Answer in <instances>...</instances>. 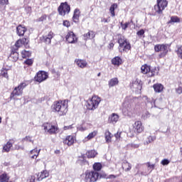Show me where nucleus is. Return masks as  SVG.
Segmentation results:
<instances>
[{
    "label": "nucleus",
    "instance_id": "nucleus-33",
    "mask_svg": "<svg viewBox=\"0 0 182 182\" xmlns=\"http://www.w3.org/2000/svg\"><path fill=\"white\" fill-rule=\"evenodd\" d=\"M10 58L11 59H13L14 62H16V60H18V53L16 50H12Z\"/></svg>",
    "mask_w": 182,
    "mask_h": 182
},
{
    "label": "nucleus",
    "instance_id": "nucleus-4",
    "mask_svg": "<svg viewBox=\"0 0 182 182\" xmlns=\"http://www.w3.org/2000/svg\"><path fill=\"white\" fill-rule=\"evenodd\" d=\"M168 49H170L168 44H157L154 46L155 52H161L159 58H164L168 53Z\"/></svg>",
    "mask_w": 182,
    "mask_h": 182
},
{
    "label": "nucleus",
    "instance_id": "nucleus-52",
    "mask_svg": "<svg viewBox=\"0 0 182 182\" xmlns=\"http://www.w3.org/2000/svg\"><path fill=\"white\" fill-rule=\"evenodd\" d=\"M36 178L35 176H32L28 178L27 182H35Z\"/></svg>",
    "mask_w": 182,
    "mask_h": 182
},
{
    "label": "nucleus",
    "instance_id": "nucleus-63",
    "mask_svg": "<svg viewBox=\"0 0 182 182\" xmlns=\"http://www.w3.org/2000/svg\"><path fill=\"white\" fill-rule=\"evenodd\" d=\"M101 22H104V23H107V22H109V21L107 18H102L101 19Z\"/></svg>",
    "mask_w": 182,
    "mask_h": 182
},
{
    "label": "nucleus",
    "instance_id": "nucleus-20",
    "mask_svg": "<svg viewBox=\"0 0 182 182\" xmlns=\"http://www.w3.org/2000/svg\"><path fill=\"white\" fill-rule=\"evenodd\" d=\"M95 36V32L90 31L87 33L84 34V41H87V39H93Z\"/></svg>",
    "mask_w": 182,
    "mask_h": 182
},
{
    "label": "nucleus",
    "instance_id": "nucleus-9",
    "mask_svg": "<svg viewBox=\"0 0 182 182\" xmlns=\"http://www.w3.org/2000/svg\"><path fill=\"white\" fill-rule=\"evenodd\" d=\"M48 77V73L45 71H39L34 77V79L36 82H38V83H42V82H45V80H46Z\"/></svg>",
    "mask_w": 182,
    "mask_h": 182
},
{
    "label": "nucleus",
    "instance_id": "nucleus-29",
    "mask_svg": "<svg viewBox=\"0 0 182 182\" xmlns=\"http://www.w3.org/2000/svg\"><path fill=\"white\" fill-rule=\"evenodd\" d=\"M146 106L148 109H153V107H156V100H154V99H152L151 101L148 100Z\"/></svg>",
    "mask_w": 182,
    "mask_h": 182
},
{
    "label": "nucleus",
    "instance_id": "nucleus-36",
    "mask_svg": "<svg viewBox=\"0 0 182 182\" xmlns=\"http://www.w3.org/2000/svg\"><path fill=\"white\" fill-rule=\"evenodd\" d=\"M93 169L95 171H100L102 170V164L96 162L93 164Z\"/></svg>",
    "mask_w": 182,
    "mask_h": 182
},
{
    "label": "nucleus",
    "instance_id": "nucleus-45",
    "mask_svg": "<svg viewBox=\"0 0 182 182\" xmlns=\"http://www.w3.org/2000/svg\"><path fill=\"white\" fill-rule=\"evenodd\" d=\"M22 141H23V143L25 141H29L30 143L33 144V140H32V136H27L24 137L22 139Z\"/></svg>",
    "mask_w": 182,
    "mask_h": 182
},
{
    "label": "nucleus",
    "instance_id": "nucleus-21",
    "mask_svg": "<svg viewBox=\"0 0 182 182\" xmlns=\"http://www.w3.org/2000/svg\"><path fill=\"white\" fill-rule=\"evenodd\" d=\"M131 48H132V46H130V43L127 42L122 46L119 47V51L124 50L125 52H127L128 50H130Z\"/></svg>",
    "mask_w": 182,
    "mask_h": 182
},
{
    "label": "nucleus",
    "instance_id": "nucleus-51",
    "mask_svg": "<svg viewBox=\"0 0 182 182\" xmlns=\"http://www.w3.org/2000/svg\"><path fill=\"white\" fill-rule=\"evenodd\" d=\"M15 149L16 150H24L25 149V146H20V145H15Z\"/></svg>",
    "mask_w": 182,
    "mask_h": 182
},
{
    "label": "nucleus",
    "instance_id": "nucleus-24",
    "mask_svg": "<svg viewBox=\"0 0 182 182\" xmlns=\"http://www.w3.org/2000/svg\"><path fill=\"white\" fill-rule=\"evenodd\" d=\"M109 87H113L117 85H119V80L117 77L112 78L108 82Z\"/></svg>",
    "mask_w": 182,
    "mask_h": 182
},
{
    "label": "nucleus",
    "instance_id": "nucleus-37",
    "mask_svg": "<svg viewBox=\"0 0 182 182\" xmlns=\"http://www.w3.org/2000/svg\"><path fill=\"white\" fill-rule=\"evenodd\" d=\"M9 180V176L6 173H2L0 176V182H6Z\"/></svg>",
    "mask_w": 182,
    "mask_h": 182
},
{
    "label": "nucleus",
    "instance_id": "nucleus-54",
    "mask_svg": "<svg viewBox=\"0 0 182 182\" xmlns=\"http://www.w3.org/2000/svg\"><path fill=\"white\" fill-rule=\"evenodd\" d=\"M25 63H26V65H28L29 66H31V65H32V63H33V60L28 59L25 61Z\"/></svg>",
    "mask_w": 182,
    "mask_h": 182
},
{
    "label": "nucleus",
    "instance_id": "nucleus-18",
    "mask_svg": "<svg viewBox=\"0 0 182 182\" xmlns=\"http://www.w3.org/2000/svg\"><path fill=\"white\" fill-rule=\"evenodd\" d=\"M153 87L156 93H161L163 92V89H164V86L161 84H155Z\"/></svg>",
    "mask_w": 182,
    "mask_h": 182
},
{
    "label": "nucleus",
    "instance_id": "nucleus-19",
    "mask_svg": "<svg viewBox=\"0 0 182 182\" xmlns=\"http://www.w3.org/2000/svg\"><path fill=\"white\" fill-rule=\"evenodd\" d=\"M38 176V181H41V180H43V178H46L47 177H49V172H48V171H43Z\"/></svg>",
    "mask_w": 182,
    "mask_h": 182
},
{
    "label": "nucleus",
    "instance_id": "nucleus-39",
    "mask_svg": "<svg viewBox=\"0 0 182 182\" xmlns=\"http://www.w3.org/2000/svg\"><path fill=\"white\" fill-rule=\"evenodd\" d=\"M154 140H156V136H147L146 140L144 142V144H150V143H153Z\"/></svg>",
    "mask_w": 182,
    "mask_h": 182
},
{
    "label": "nucleus",
    "instance_id": "nucleus-3",
    "mask_svg": "<svg viewBox=\"0 0 182 182\" xmlns=\"http://www.w3.org/2000/svg\"><path fill=\"white\" fill-rule=\"evenodd\" d=\"M100 102H102L101 98L97 95H94L91 99L87 101V108L88 110H96Z\"/></svg>",
    "mask_w": 182,
    "mask_h": 182
},
{
    "label": "nucleus",
    "instance_id": "nucleus-55",
    "mask_svg": "<svg viewBox=\"0 0 182 182\" xmlns=\"http://www.w3.org/2000/svg\"><path fill=\"white\" fill-rule=\"evenodd\" d=\"M46 19V16L44 15L40 17L38 21V22H43V21H45Z\"/></svg>",
    "mask_w": 182,
    "mask_h": 182
},
{
    "label": "nucleus",
    "instance_id": "nucleus-50",
    "mask_svg": "<svg viewBox=\"0 0 182 182\" xmlns=\"http://www.w3.org/2000/svg\"><path fill=\"white\" fill-rule=\"evenodd\" d=\"M146 166L149 170H154V164H151L149 162L146 164Z\"/></svg>",
    "mask_w": 182,
    "mask_h": 182
},
{
    "label": "nucleus",
    "instance_id": "nucleus-17",
    "mask_svg": "<svg viewBox=\"0 0 182 182\" xmlns=\"http://www.w3.org/2000/svg\"><path fill=\"white\" fill-rule=\"evenodd\" d=\"M119 121V115L117 114L113 113L112 114L108 119V122H109V123H117V122Z\"/></svg>",
    "mask_w": 182,
    "mask_h": 182
},
{
    "label": "nucleus",
    "instance_id": "nucleus-49",
    "mask_svg": "<svg viewBox=\"0 0 182 182\" xmlns=\"http://www.w3.org/2000/svg\"><path fill=\"white\" fill-rule=\"evenodd\" d=\"M161 164L162 166H167L168 164H169L170 161H168V159H164L161 161Z\"/></svg>",
    "mask_w": 182,
    "mask_h": 182
},
{
    "label": "nucleus",
    "instance_id": "nucleus-42",
    "mask_svg": "<svg viewBox=\"0 0 182 182\" xmlns=\"http://www.w3.org/2000/svg\"><path fill=\"white\" fill-rule=\"evenodd\" d=\"M116 8H117V4H114L110 6L109 11L111 13L112 16H115L114 9H116Z\"/></svg>",
    "mask_w": 182,
    "mask_h": 182
},
{
    "label": "nucleus",
    "instance_id": "nucleus-60",
    "mask_svg": "<svg viewBox=\"0 0 182 182\" xmlns=\"http://www.w3.org/2000/svg\"><path fill=\"white\" fill-rule=\"evenodd\" d=\"M116 177H117V176H114V175H109V176H107L106 178H109L111 180H113V179L116 178Z\"/></svg>",
    "mask_w": 182,
    "mask_h": 182
},
{
    "label": "nucleus",
    "instance_id": "nucleus-53",
    "mask_svg": "<svg viewBox=\"0 0 182 182\" xmlns=\"http://www.w3.org/2000/svg\"><path fill=\"white\" fill-rule=\"evenodd\" d=\"M176 93H178V95H181V93H182V87H178V88H176Z\"/></svg>",
    "mask_w": 182,
    "mask_h": 182
},
{
    "label": "nucleus",
    "instance_id": "nucleus-14",
    "mask_svg": "<svg viewBox=\"0 0 182 182\" xmlns=\"http://www.w3.org/2000/svg\"><path fill=\"white\" fill-rule=\"evenodd\" d=\"M75 63L78 68H80V69H85V68H87V62L86 60L75 59Z\"/></svg>",
    "mask_w": 182,
    "mask_h": 182
},
{
    "label": "nucleus",
    "instance_id": "nucleus-30",
    "mask_svg": "<svg viewBox=\"0 0 182 182\" xmlns=\"http://www.w3.org/2000/svg\"><path fill=\"white\" fill-rule=\"evenodd\" d=\"M11 147H12V143L10 141H8L6 144H5L3 147V151H6V153H8L11 151Z\"/></svg>",
    "mask_w": 182,
    "mask_h": 182
},
{
    "label": "nucleus",
    "instance_id": "nucleus-16",
    "mask_svg": "<svg viewBox=\"0 0 182 182\" xmlns=\"http://www.w3.org/2000/svg\"><path fill=\"white\" fill-rule=\"evenodd\" d=\"M64 144H68V146H72L75 143V138L73 136H68L63 141Z\"/></svg>",
    "mask_w": 182,
    "mask_h": 182
},
{
    "label": "nucleus",
    "instance_id": "nucleus-5",
    "mask_svg": "<svg viewBox=\"0 0 182 182\" xmlns=\"http://www.w3.org/2000/svg\"><path fill=\"white\" fill-rule=\"evenodd\" d=\"M122 112L124 116H132L134 113V107L132 103L125 101L122 104Z\"/></svg>",
    "mask_w": 182,
    "mask_h": 182
},
{
    "label": "nucleus",
    "instance_id": "nucleus-44",
    "mask_svg": "<svg viewBox=\"0 0 182 182\" xmlns=\"http://www.w3.org/2000/svg\"><path fill=\"white\" fill-rule=\"evenodd\" d=\"M132 87H134V89H137V90H141V85L137 82H134L132 84Z\"/></svg>",
    "mask_w": 182,
    "mask_h": 182
},
{
    "label": "nucleus",
    "instance_id": "nucleus-38",
    "mask_svg": "<svg viewBox=\"0 0 182 182\" xmlns=\"http://www.w3.org/2000/svg\"><path fill=\"white\" fill-rule=\"evenodd\" d=\"M123 132H117V134H114L117 141H120L122 139H123Z\"/></svg>",
    "mask_w": 182,
    "mask_h": 182
},
{
    "label": "nucleus",
    "instance_id": "nucleus-12",
    "mask_svg": "<svg viewBox=\"0 0 182 182\" xmlns=\"http://www.w3.org/2000/svg\"><path fill=\"white\" fill-rule=\"evenodd\" d=\"M66 41L68 43H75L77 41V38L73 32L70 31L66 36Z\"/></svg>",
    "mask_w": 182,
    "mask_h": 182
},
{
    "label": "nucleus",
    "instance_id": "nucleus-62",
    "mask_svg": "<svg viewBox=\"0 0 182 182\" xmlns=\"http://www.w3.org/2000/svg\"><path fill=\"white\" fill-rule=\"evenodd\" d=\"M148 117H150V113L146 112L145 114H144V119H147Z\"/></svg>",
    "mask_w": 182,
    "mask_h": 182
},
{
    "label": "nucleus",
    "instance_id": "nucleus-22",
    "mask_svg": "<svg viewBox=\"0 0 182 182\" xmlns=\"http://www.w3.org/2000/svg\"><path fill=\"white\" fill-rule=\"evenodd\" d=\"M79 16H80V11L79 9H76L74 11V15L73 16V21L74 22H79Z\"/></svg>",
    "mask_w": 182,
    "mask_h": 182
},
{
    "label": "nucleus",
    "instance_id": "nucleus-34",
    "mask_svg": "<svg viewBox=\"0 0 182 182\" xmlns=\"http://www.w3.org/2000/svg\"><path fill=\"white\" fill-rule=\"evenodd\" d=\"M40 152H41V149L38 150V149H34L31 150L30 151V153H31V154H33V155L31 157L32 159H35V157H36H36H38V156H39ZM33 153H36V154H33Z\"/></svg>",
    "mask_w": 182,
    "mask_h": 182
},
{
    "label": "nucleus",
    "instance_id": "nucleus-58",
    "mask_svg": "<svg viewBox=\"0 0 182 182\" xmlns=\"http://www.w3.org/2000/svg\"><path fill=\"white\" fill-rule=\"evenodd\" d=\"M21 55H22V58H26V55H28V51H26V50H23L22 52H21Z\"/></svg>",
    "mask_w": 182,
    "mask_h": 182
},
{
    "label": "nucleus",
    "instance_id": "nucleus-26",
    "mask_svg": "<svg viewBox=\"0 0 182 182\" xmlns=\"http://www.w3.org/2000/svg\"><path fill=\"white\" fill-rule=\"evenodd\" d=\"M112 63L115 66H119V65H122V58H120V57H115L112 58Z\"/></svg>",
    "mask_w": 182,
    "mask_h": 182
},
{
    "label": "nucleus",
    "instance_id": "nucleus-15",
    "mask_svg": "<svg viewBox=\"0 0 182 182\" xmlns=\"http://www.w3.org/2000/svg\"><path fill=\"white\" fill-rule=\"evenodd\" d=\"M26 31H27L26 27L23 26L22 25H19L16 28V33L18 36H23Z\"/></svg>",
    "mask_w": 182,
    "mask_h": 182
},
{
    "label": "nucleus",
    "instance_id": "nucleus-32",
    "mask_svg": "<svg viewBox=\"0 0 182 182\" xmlns=\"http://www.w3.org/2000/svg\"><path fill=\"white\" fill-rule=\"evenodd\" d=\"M22 45H23V44H22V39H19L16 42L12 50H17L18 49H19V48H21V46H22Z\"/></svg>",
    "mask_w": 182,
    "mask_h": 182
},
{
    "label": "nucleus",
    "instance_id": "nucleus-57",
    "mask_svg": "<svg viewBox=\"0 0 182 182\" xmlns=\"http://www.w3.org/2000/svg\"><path fill=\"white\" fill-rule=\"evenodd\" d=\"M63 26H66L67 28H69V26H70V23L68 21H65L63 22Z\"/></svg>",
    "mask_w": 182,
    "mask_h": 182
},
{
    "label": "nucleus",
    "instance_id": "nucleus-48",
    "mask_svg": "<svg viewBox=\"0 0 182 182\" xmlns=\"http://www.w3.org/2000/svg\"><path fill=\"white\" fill-rule=\"evenodd\" d=\"M136 35L137 36H143V35H144V29H141L139 30L138 32H136Z\"/></svg>",
    "mask_w": 182,
    "mask_h": 182
},
{
    "label": "nucleus",
    "instance_id": "nucleus-31",
    "mask_svg": "<svg viewBox=\"0 0 182 182\" xmlns=\"http://www.w3.org/2000/svg\"><path fill=\"white\" fill-rule=\"evenodd\" d=\"M127 39H126V38H124V36H121L119 39H118V43L119 45V48H120L121 46H123V45H124L125 43H127Z\"/></svg>",
    "mask_w": 182,
    "mask_h": 182
},
{
    "label": "nucleus",
    "instance_id": "nucleus-1",
    "mask_svg": "<svg viewBox=\"0 0 182 182\" xmlns=\"http://www.w3.org/2000/svg\"><path fill=\"white\" fill-rule=\"evenodd\" d=\"M68 100L54 102L51 106L53 112L58 113L59 116H65L68 113Z\"/></svg>",
    "mask_w": 182,
    "mask_h": 182
},
{
    "label": "nucleus",
    "instance_id": "nucleus-10",
    "mask_svg": "<svg viewBox=\"0 0 182 182\" xmlns=\"http://www.w3.org/2000/svg\"><path fill=\"white\" fill-rule=\"evenodd\" d=\"M43 129L50 134H55L58 131V128L55 125H52L49 123H44L43 125Z\"/></svg>",
    "mask_w": 182,
    "mask_h": 182
},
{
    "label": "nucleus",
    "instance_id": "nucleus-13",
    "mask_svg": "<svg viewBox=\"0 0 182 182\" xmlns=\"http://www.w3.org/2000/svg\"><path fill=\"white\" fill-rule=\"evenodd\" d=\"M55 36V34L52 31L49 32L48 35L43 36V41L46 45H50L52 39Z\"/></svg>",
    "mask_w": 182,
    "mask_h": 182
},
{
    "label": "nucleus",
    "instance_id": "nucleus-46",
    "mask_svg": "<svg viewBox=\"0 0 182 182\" xmlns=\"http://www.w3.org/2000/svg\"><path fill=\"white\" fill-rule=\"evenodd\" d=\"M129 25H130V23L129 22H127L124 24H123V23H121L122 29H124V31H126L129 27Z\"/></svg>",
    "mask_w": 182,
    "mask_h": 182
},
{
    "label": "nucleus",
    "instance_id": "nucleus-56",
    "mask_svg": "<svg viewBox=\"0 0 182 182\" xmlns=\"http://www.w3.org/2000/svg\"><path fill=\"white\" fill-rule=\"evenodd\" d=\"M8 0H0L1 5H8Z\"/></svg>",
    "mask_w": 182,
    "mask_h": 182
},
{
    "label": "nucleus",
    "instance_id": "nucleus-6",
    "mask_svg": "<svg viewBox=\"0 0 182 182\" xmlns=\"http://www.w3.org/2000/svg\"><path fill=\"white\" fill-rule=\"evenodd\" d=\"M26 86H28L26 82H21L18 86L16 87L11 94V99H14L15 96H22L23 90Z\"/></svg>",
    "mask_w": 182,
    "mask_h": 182
},
{
    "label": "nucleus",
    "instance_id": "nucleus-35",
    "mask_svg": "<svg viewBox=\"0 0 182 182\" xmlns=\"http://www.w3.org/2000/svg\"><path fill=\"white\" fill-rule=\"evenodd\" d=\"M122 168H125V171H130L132 170V164L129 162H124L122 164Z\"/></svg>",
    "mask_w": 182,
    "mask_h": 182
},
{
    "label": "nucleus",
    "instance_id": "nucleus-25",
    "mask_svg": "<svg viewBox=\"0 0 182 182\" xmlns=\"http://www.w3.org/2000/svg\"><path fill=\"white\" fill-rule=\"evenodd\" d=\"M150 70H151L150 66L147 65L146 64L141 67V72L144 75L149 73V72H150Z\"/></svg>",
    "mask_w": 182,
    "mask_h": 182
},
{
    "label": "nucleus",
    "instance_id": "nucleus-47",
    "mask_svg": "<svg viewBox=\"0 0 182 182\" xmlns=\"http://www.w3.org/2000/svg\"><path fill=\"white\" fill-rule=\"evenodd\" d=\"M22 41V44L24 45V46H26V45H28V43H29V39L24 38L23 39H21Z\"/></svg>",
    "mask_w": 182,
    "mask_h": 182
},
{
    "label": "nucleus",
    "instance_id": "nucleus-43",
    "mask_svg": "<svg viewBox=\"0 0 182 182\" xmlns=\"http://www.w3.org/2000/svg\"><path fill=\"white\" fill-rule=\"evenodd\" d=\"M151 76H156L157 75H159V68H152L151 70Z\"/></svg>",
    "mask_w": 182,
    "mask_h": 182
},
{
    "label": "nucleus",
    "instance_id": "nucleus-59",
    "mask_svg": "<svg viewBox=\"0 0 182 182\" xmlns=\"http://www.w3.org/2000/svg\"><path fill=\"white\" fill-rule=\"evenodd\" d=\"M79 130L80 132H85V130H87V127L85 126V124H84V127H81L79 128Z\"/></svg>",
    "mask_w": 182,
    "mask_h": 182
},
{
    "label": "nucleus",
    "instance_id": "nucleus-23",
    "mask_svg": "<svg viewBox=\"0 0 182 182\" xmlns=\"http://www.w3.org/2000/svg\"><path fill=\"white\" fill-rule=\"evenodd\" d=\"M97 135V131H93L85 138L83 141H87L88 140H92V139H93L94 137H96Z\"/></svg>",
    "mask_w": 182,
    "mask_h": 182
},
{
    "label": "nucleus",
    "instance_id": "nucleus-28",
    "mask_svg": "<svg viewBox=\"0 0 182 182\" xmlns=\"http://www.w3.org/2000/svg\"><path fill=\"white\" fill-rule=\"evenodd\" d=\"M105 136L106 142L110 143L112 141V137H113V136L112 135V133H110V132L109 131H106Z\"/></svg>",
    "mask_w": 182,
    "mask_h": 182
},
{
    "label": "nucleus",
    "instance_id": "nucleus-2",
    "mask_svg": "<svg viewBox=\"0 0 182 182\" xmlns=\"http://www.w3.org/2000/svg\"><path fill=\"white\" fill-rule=\"evenodd\" d=\"M168 4V2H167V0H157V4L153 9L154 15H161L164 9L167 8Z\"/></svg>",
    "mask_w": 182,
    "mask_h": 182
},
{
    "label": "nucleus",
    "instance_id": "nucleus-8",
    "mask_svg": "<svg viewBox=\"0 0 182 182\" xmlns=\"http://www.w3.org/2000/svg\"><path fill=\"white\" fill-rule=\"evenodd\" d=\"M58 12L62 16H65L66 14L70 12V6L67 2L61 3L58 7Z\"/></svg>",
    "mask_w": 182,
    "mask_h": 182
},
{
    "label": "nucleus",
    "instance_id": "nucleus-27",
    "mask_svg": "<svg viewBox=\"0 0 182 182\" xmlns=\"http://www.w3.org/2000/svg\"><path fill=\"white\" fill-rule=\"evenodd\" d=\"M88 159H95V157H96V156H97V152L95 150H91V151H88L86 153Z\"/></svg>",
    "mask_w": 182,
    "mask_h": 182
},
{
    "label": "nucleus",
    "instance_id": "nucleus-61",
    "mask_svg": "<svg viewBox=\"0 0 182 182\" xmlns=\"http://www.w3.org/2000/svg\"><path fill=\"white\" fill-rule=\"evenodd\" d=\"M70 129H73V124L64 127V130H69Z\"/></svg>",
    "mask_w": 182,
    "mask_h": 182
},
{
    "label": "nucleus",
    "instance_id": "nucleus-7",
    "mask_svg": "<svg viewBox=\"0 0 182 182\" xmlns=\"http://www.w3.org/2000/svg\"><path fill=\"white\" fill-rule=\"evenodd\" d=\"M97 180H99V172L96 171H91L85 173V182H96Z\"/></svg>",
    "mask_w": 182,
    "mask_h": 182
},
{
    "label": "nucleus",
    "instance_id": "nucleus-40",
    "mask_svg": "<svg viewBox=\"0 0 182 182\" xmlns=\"http://www.w3.org/2000/svg\"><path fill=\"white\" fill-rule=\"evenodd\" d=\"M180 23V18H178L177 16H171L169 23Z\"/></svg>",
    "mask_w": 182,
    "mask_h": 182
},
{
    "label": "nucleus",
    "instance_id": "nucleus-41",
    "mask_svg": "<svg viewBox=\"0 0 182 182\" xmlns=\"http://www.w3.org/2000/svg\"><path fill=\"white\" fill-rule=\"evenodd\" d=\"M1 76H3V77H6V79H9V76L8 75V70L5 68H2L1 70Z\"/></svg>",
    "mask_w": 182,
    "mask_h": 182
},
{
    "label": "nucleus",
    "instance_id": "nucleus-64",
    "mask_svg": "<svg viewBox=\"0 0 182 182\" xmlns=\"http://www.w3.org/2000/svg\"><path fill=\"white\" fill-rule=\"evenodd\" d=\"M135 147L137 149V147H139V145H136Z\"/></svg>",
    "mask_w": 182,
    "mask_h": 182
},
{
    "label": "nucleus",
    "instance_id": "nucleus-11",
    "mask_svg": "<svg viewBox=\"0 0 182 182\" xmlns=\"http://www.w3.org/2000/svg\"><path fill=\"white\" fill-rule=\"evenodd\" d=\"M133 129L135 133H141V132H143L144 130L141 122L140 121L135 122L133 125Z\"/></svg>",
    "mask_w": 182,
    "mask_h": 182
}]
</instances>
